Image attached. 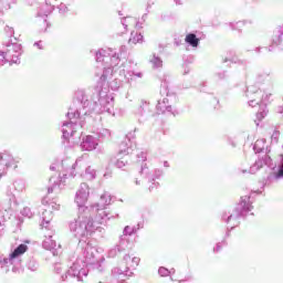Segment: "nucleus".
Instances as JSON below:
<instances>
[{
  "instance_id": "1",
  "label": "nucleus",
  "mask_w": 283,
  "mask_h": 283,
  "mask_svg": "<svg viewBox=\"0 0 283 283\" xmlns=\"http://www.w3.org/2000/svg\"><path fill=\"white\" fill-rule=\"evenodd\" d=\"M62 132H63V137L70 140V138H72V136L76 134V124L74 123L65 124L62 128Z\"/></svg>"
},
{
  "instance_id": "2",
  "label": "nucleus",
  "mask_w": 283,
  "mask_h": 283,
  "mask_svg": "<svg viewBox=\"0 0 283 283\" xmlns=\"http://www.w3.org/2000/svg\"><path fill=\"white\" fill-rule=\"evenodd\" d=\"M27 252H28V245L27 244H20L10 254V260H17V258H19V255H23V253H27Z\"/></svg>"
},
{
  "instance_id": "3",
  "label": "nucleus",
  "mask_w": 283,
  "mask_h": 283,
  "mask_svg": "<svg viewBox=\"0 0 283 283\" xmlns=\"http://www.w3.org/2000/svg\"><path fill=\"white\" fill-rule=\"evenodd\" d=\"M185 41L188 45H191V48H198V45H200V39H198L193 33L187 34Z\"/></svg>"
},
{
  "instance_id": "4",
  "label": "nucleus",
  "mask_w": 283,
  "mask_h": 283,
  "mask_svg": "<svg viewBox=\"0 0 283 283\" xmlns=\"http://www.w3.org/2000/svg\"><path fill=\"white\" fill-rule=\"evenodd\" d=\"M143 42V34L138 31H133L130 33V38L128 40V43H132L133 45H136L137 43Z\"/></svg>"
},
{
  "instance_id": "5",
  "label": "nucleus",
  "mask_w": 283,
  "mask_h": 283,
  "mask_svg": "<svg viewBox=\"0 0 283 283\" xmlns=\"http://www.w3.org/2000/svg\"><path fill=\"white\" fill-rule=\"evenodd\" d=\"M0 160L4 161L6 167H12V165H14V158L10 155L0 154Z\"/></svg>"
},
{
  "instance_id": "6",
  "label": "nucleus",
  "mask_w": 283,
  "mask_h": 283,
  "mask_svg": "<svg viewBox=\"0 0 283 283\" xmlns=\"http://www.w3.org/2000/svg\"><path fill=\"white\" fill-rule=\"evenodd\" d=\"M151 63L154 64V67H163V60H160V57H154Z\"/></svg>"
},
{
  "instance_id": "7",
  "label": "nucleus",
  "mask_w": 283,
  "mask_h": 283,
  "mask_svg": "<svg viewBox=\"0 0 283 283\" xmlns=\"http://www.w3.org/2000/svg\"><path fill=\"white\" fill-rule=\"evenodd\" d=\"M133 262L135 263V266H138V264H140V258L138 256L133 258Z\"/></svg>"
},
{
  "instance_id": "8",
  "label": "nucleus",
  "mask_w": 283,
  "mask_h": 283,
  "mask_svg": "<svg viewBox=\"0 0 283 283\" xmlns=\"http://www.w3.org/2000/svg\"><path fill=\"white\" fill-rule=\"evenodd\" d=\"M264 116H266V114H264V113H258L256 114L258 120H262L264 118Z\"/></svg>"
},
{
  "instance_id": "9",
  "label": "nucleus",
  "mask_w": 283,
  "mask_h": 283,
  "mask_svg": "<svg viewBox=\"0 0 283 283\" xmlns=\"http://www.w3.org/2000/svg\"><path fill=\"white\" fill-rule=\"evenodd\" d=\"M117 167H119V168H120V167H125V163L118 160V161H117Z\"/></svg>"
},
{
  "instance_id": "10",
  "label": "nucleus",
  "mask_w": 283,
  "mask_h": 283,
  "mask_svg": "<svg viewBox=\"0 0 283 283\" xmlns=\"http://www.w3.org/2000/svg\"><path fill=\"white\" fill-rule=\"evenodd\" d=\"M179 283H185V280H180Z\"/></svg>"
},
{
  "instance_id": "11",
  "label": "nucleus",
  "mask_w": 283,
  "mask_h": 283,
  "mask_svg": "<svg viewBox=\"0 0 283 283\" xmlns=\"http://www.w3.org/2000/svg\"><path fill=\"white\" fill-rule=\"evenodd\" d=\"M159 271H165V269L161 268Z\"/></svg>"
},
{
  "instance_id": "12",
  "label": "nucleus",
  "mask_w": 283,
  "mask_h": 283,
  "mask_svg": "<svg viewBox=\"0 0 283 283\" xmlns=\"http://www.w3.org/2000/svg\"><path fill=\"white\" fill-rule=\"evenodd\" d=\"M2 176H3V175H1V172H0V178H2Z\"/></svg>"
}]
</instances>
